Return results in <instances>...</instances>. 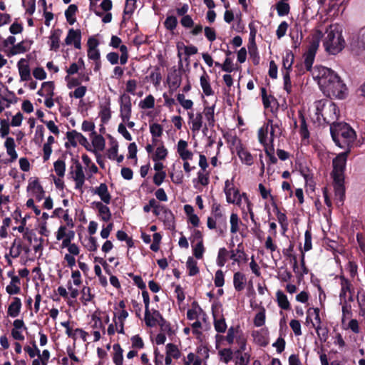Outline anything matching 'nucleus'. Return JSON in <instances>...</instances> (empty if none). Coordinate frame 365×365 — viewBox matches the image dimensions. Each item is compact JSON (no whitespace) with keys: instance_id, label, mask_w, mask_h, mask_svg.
<instances>
[{"instance_id":"f257e3e1","label":"nucleus","mask_w":365,"mask_h":365,"mask_svg":"<svg viewBox=\"0 0 365 365\" xmlns=\"http://www.w3.org/2000/svg\"><path fill=\"white\" fill-rule=\"evenodd\" d=\"M317 72L316 78L325 96L339 99L345 98L346 86L334 71L327 67L319 66L317 67Z\"/></svg>"},{"instance_id":"f03ea898","label":"nucleus","mask_w":365,"mask_h":365,"mask_svg":"<svg viewBox=\"0 0 365 365\" xmlns=\"http://www.w3.org/2000/svg\"><path fill=\"white\" fill-rule=\"evenodd\" d=\"M331 135L336 145L350 151L351 145L356 139L354 130L345 123H332L330 127Z\"/></svg>"},{"instance_id":"7ed1b4c3","label":"nucleus","mask_w":365,"mask_h":365,"mask_svg":"<svg viewBox=\"0 0 365 365\" xmlns=\"http://www.w3.org/2000/svg\"><path fill=\"white\" fill-rule=\"evenodd\" d=\"M323 46L325 51L331 55H336L344 49L345 41L338 26L331 25L327 29Z\"/></svg>"},{"instance_id":"20e7f679","label":"nucleus","mask_w":365,"mask_h":365,"mask_svg":"<svg viewBox=\"0 0 365 365\" xmlns=\"http://www.w3.org/2000/svg\"><path fill=\"white\" fill-rule=\"evenodd\" d=\"M282 130L278 123H274L272 120H268L258 130L259 142L264 149L274 148V140L280 136Z\"/></svg>"},{"instance_id":"39448f33","label":"nucleus","mask_w":365,"mask_h":365,"mask_svg":"<svg viewBox=\"0 0 365 365\" xmlns=\"http://www.w3.org/2000/svg\"><path fill=\"white\" fill-rule=\"evenodd\" d=\"M207 225L210 230L218 229L221 235L227 231V217L220 204L214 203L212 205L211 215L207 217Z\"/></svg>"},{"instance_id":"423d86ee","label":"nucleus","mask_w":365,"mask_h":365,"mask_svg":"<svg viewBox=\"0 0 365 365\" xmlns=\"http://www.w3.org/2000/svg\"><path fill=\"white\" fill-rule=\"evenodd\" d=\"M323 36L322 31L317 30L312 35L309 45L307 52L304 53V66L307 71H309L314 61L317 51L319 46V42Z\"/></svg>"},{"instance_id":"0eeeda50","label":"nucleus","mask_w":365,"mask_h":365,"mask_svg":"<svg viewBox=\"0 0 365 365\" xmlns=\"http://www.w3.org/2000/svg\"><path fill=\"white\" fill-rule=\"evenodd\" d=\"M224 192L226 195V200L228 203L235 204L238 207H241L244 195L246 193H240L239 189L234 185V178L227 180L225 182Z\"/></svg>"},{"instance_id":"6e6552de","label":"nucleus","mask_w":365,"mask_h":365,"mask_svg":"<svg viewBox=\"0 0 365 365\" xmlns=\"http://www.w3.org/2000/svg\"><path fill=\"white\" fill-rule=\"evenodd\" d=\"M120 103V116L123 123H127L128 128H132L135 126V123L130 121L132 114V103L130 96L127 93H123L119 98Z\"/></svg>"},{"instance_id":"1a4fd4ad","label":"nucleus","mask_w":365,"mask_h":365,"mask_svg":"<svg viewBox=\"0 0 365 365\" xmlns=\"http://www.w3.org/2000/svg\"><path fill=\"white\" fill-rule=\"evenodd\" d=\"M71 178L75 182V188L83 192L82 187L86 180L83 166L77 159H72V165L69 168Z\"/></svg>"},{"instance_id":"9d476101","label":"nucleus","mask_w":365,"mask_h":365,"mask_svg":"<svg viewBox=\"0 0 365 365\" xmlns=\"http://www.w3.org/2000/svg\"><path fill=\"white\" fill-rule=\"evenodd\" d=\"M350 151L345 150L344 152L339 154L333 160V171L332 175L334 179H344V171L346 162L347 155Z\"/></svg>"},{"instance_id":"9b49d317","label":"nucleus","mask_w":365,"mask_h":365,"mask_svg":"<svg viewBox=\"0 0 365 365\" xmlns=\"http://www.w3.org/2000/svg\"><path fill=\"white\" fill-rule=\"evenodd\" d=\"M350 47L351 52L356 56L365 51V29L361 30L358 36L352 40Z\"/></svg>"},{"instance_id":"f8f14e48","label":"nucleus","mask_w":365,"mask_h":365,"mask_svg":"<svg viewBox=\"0 0 365 365\" xmlns=\"http://www.w3.org/2000/svg\"><path fill=\"white\" fill-rule=\"evenodd\" d=\"M339 284H340V292H339V299L341 302H346L347 294L354 292V287L351 282L344 276L341 275L339 277Z\"/></svg>"},{"instance_id":"ddd939ff","label":"nucleus","mask_w":365,"mask_h":365,"mask_svg":"<svg viewBox=\"0 0 365 365\" xmlns=\"http://www.w3.org/2000/svg\"><path fill=\"white\" fill-rule=\"evenodd\" d=\"M81 32L79 29H71L68 30L67 36L65 39V43L66 45L73 44L74 47L77 49L81 48Z\"/></svg>"},{"instance_id":"4468645a","label":"nucleus","mask_w":365,"mask_h":365,"mask_svg":"<svg viewBox=\"0 0 365 365\" xmlns=\"http://www.w3.org/2000/svg\"><path fill=\"white\" fill-rule=\"evenodd\" d=\"M337 112L338 110L336 105L330 101L328 103L327 107L324 108V111L322 113L321 118L324 122L331 123V121L337 119Z\"/></svg>"},{"instance_id":"2eb2a0df","label":"nucleus","mask_w":365,"mask_h":365,"mask_svg":"<svg viewBox=\"0 0 365 365\" xmlns=\"http://www.w3.org/2000/svg\"><path fill=\"white\" fill-rule=\"evenodd\" d=\"M17 67L21 81H28L31 79V70L26 59L21 58L18 61Z\"/></svg>"},{"instance_id":"dca6fc26","label":"nucleus","mask_w":365,"mask_h":365,"mask_svg":"<svg viewBox=\"0 0 365 365\" xmlns=\"http://www.w3.org/2000/svg\"><path fill=\"white\" fill-rule=\"evenodd\" d=\"M27 190L35 196L38 201H41L44 197V191L38 179L29 180Z\"/></svg>"},{"instance_id":"f3484780","label":"nucleus","mask_w":365,"mask_h":365,"mask_svg":"<svg viewBox=\"0 0 365 365\" xmlns=\"http://www.w3.org/2000/svg\"><path fill=\"white\" fill-rule=\"evenodd\" d=\"M163 319L161 314L157 310H153V312H150V309H148V312L145 310L144 319L145 324L149 327L156 326Z\"/></svg>"},{"instance_id":"a211bd4d","label":"nucleus","mask_w":365,"mask_h":365,"mask_svg":"<svg viewBox=\"0 0 365 365\" xmlns=\"http://www.w3.org/2000/svg\"><path fill=\"white\" fill-rule=\"evenodd\" d=\"M93 193L98 195L102 202L106 205L110 202L111 195L108 192V186L106 183H101L99 186L93 190Z\"/></svg>"},{"instance_id":"6ab92c4d","label":"nucleus","mask_w":365,"mask_h":365,"mask_svg":"<svg viewBox=\"0 0 365 365\" xmlns=\"http://www.w3.org/2000/svg\"><path fill=\"white\" fill-rule=\"evenodd\" d=\"M67 138L73 147H76L78 143L83 146L88 143L85 136L74 130L67 133Z\"/></svg>"},{"instance_id":"aec40b11","label":"nucleus","mask_w":365,"mask_h":365,"mask_svg":"<svg viewBox=\"0 0 365 365\" xmlns=\"http://www.w3.org/2000/svg\"><path fill=\"white\" fill-rule=\"evenodd\" d=\"M344 181V179H334V187L336 203L340 202L341 205L343 204L345 195Z\"/></svg>"},{"instance_id":"412c9836","label":"nucleus","mask_w":365,"mask_h":365,"mask_svg":"<svg viewBox=\"0 0 365 365\" xmlns=\"http://www.w3.org/2000/svg\"><path fill=\"white\" fill-rule=\"evenodd\" d=\"M188 117L191 123L190 129L193 133H197L202 128V114L197 113L194 115L193 113L189 112Z\"/></svg>"},{"instance_id":"4be33fe9","label":"nucleus","mask_w":365,"mask_h":365,"mask_svg":"<svg viewBox=\"0 0 365 365\" xmlns=\"http://www.w3.org/2000/svg\"><path fill=\"white\" fill-rule=\"evenodd\" d=\"M230 259L238 264H240L242 262L246 263L248 260L247 255L244 252L241 245H238L237 249L231 251Z\"/></svg>"},{"instance_id":"5701e85b","label":"nucleus","mask_w":365,"mask_h":365,"mask_svg":"<svg viewBox=\"0 0 365 365\" xmlns=\"http://www.w3.org/2000/svg\"><path fill=\"white\" fill-rule=\"evenodd\" d=\"M177 151L182 160L192 159L193 153L187 150V143L184 140H180L178 143Z\"/></svg>"},{"instance_id":"b1692460","label":"nucleus","mask_w":365,"mask_h":365,"mask_svg":"<svg viewBox=\"0 0 365 365\" xmlns=\"http://www.w3.org/2000/svg\"><path fill=\"white\" fill-rule=\"evenodd\" d=\"M93 206L98 210V215L102 220L108 222L111 218V212L106 204L102 202H93Z\"/></svg>"},{"instance_id":"393cba45","label":"nucleus","mask_w":365,"mask_h":365,"mask_svg":"<svg viewBox=\"0 0 365 365\" xmlns=\"http://www.w3.org/2000/svg\"><path fill=\"white\" fill-rule=\"evenodd\" d=\"M88 58L96 61L100 59V52L97 48L98 45V41L94 38H90L88 41Z\"/></svg>"},{"instance_id":"a878e982","label":"nucleus","mask_w":365,"mask_h":365,"mask_svg":"<svg viewBox=\"0 0 365 365\" xmlns=\"http://www.w3.org/2000/svg\"><path fill=\"white\" fill-rule=\"evenodd\" d=\"M62 31L59 29H55L51 31L49 36L48 44L50 50L57 51L60 47V38Z\"/></svg>"},{"instance_id":"bb28decb","label":"nucleus","mask_w":365,"mask_h":365,"mask_svg":"<svg viewBox=\"0 0 365 365\" xmlns=\"http://www.w3.org/2000/svg\"><path fill=\"white\" fill-rule=\"evenodd\" d=\"M4 146L6 148L7 155L10 156V161H15L18 158V154L15 150L16 144L14 139L11 137L6 138Z\"/></svg>"},{"instance_id":"cd10ccee","label":"nucleus","mask_w":365,"mask_h":365,"mask_svg":"<svg viewBox=\"0 0 365 365\" xmlns=\"http://www.w3.org/2000/svg\"><path fill=\"white\" fill-rule=\"evenodd\" d=\"M54 83L53 81L43 82L41 84V89L37 92L40 96L53 97L54 96Z\"/></svg>"},{"instance_id":"c85d7f7f","label":"nucleus","mask_w":365,"mask_h":365,"mask_svg":"<svg viewBox=\"0 0 365 365\" xmlns=\"http://www.w3.org/2000/svg\"><path fill=\"white\" fill-rule=\"evenodd\" d=\"M21 302L19 297H14L13 302L9 304L7 310L8 316L16 317L19 316L21 309Z\"/></svg>"},{"instance_id":"c756f323","label":"nucleus","mask_w":365,"mask_h":365,"mask_svg":"<svg viewBox=\"0 0 365 365\" xmlns=\"http://www.w3.org/2000/svg\"><path fill=\"white\" fill-rule=\"evenodd\" d=\"M92 144L94 148L98 151H102L105 148L106 142L103 137L93 131L90 135Z\"/></svg>"},{"instance_id":"7c9ffc66","label":"nucleus","mask_w":365,"mask_h":365,"mask_svg":"<svg viewBox=\"0 0 365 365\" xmlns=\"http://www.w3.org/2000/svg\"><path fill=\"white\" fill-rule=\"evenodd\" d=\"M246 284L245 275L240 272H237L233 276V285L237 291H242L245 289Z\"/></svg>"},{"instance_id":"2f4dec72","label":"nucleus","mask_w":365,"mask_h":365,"mask_svg":"<svg viewBox=\"0 0 365 365\" xmlns=\"http://www.w3.org/2000/svg\"><path fill=\"white\" fill-rule=\"evenodd\" d=\"M215 108L214 106L205 107L203 111L205 115L206 123H205L204 129L207 130L208 127H213L215 125V116H214Z\"/></svg>"},{"instance_id":"473e14b6","label":"nucleus","mask_w":365,"mask_h":365,"mask_svg":"<svg viewBox=\"0 0 365 365\" xmlns=\"http://www.w3.org/2000/svg\"><path fill=\"white\" fill-rule=\"evenodd\" d=\"M200 86L205 95L209 96L213 94V91L210 83V78L207 73L204 71L203 74L200 76Z\"/></svg>"},{"instance_id":"72a5a7b5","label":"nucleus","mask_w":365,"mask_h":365,"mask_svg":"<svg viewBox=\"0 0 365 365\" xmlns=\"http://www.w3.org/2000/svg\"><path fill=\"white\" fill-rule=\"evenodd\" d=\"M276 297L278 306L284 310L290 309V304L286 294L281 290L276 292Z\"/></svg>"},{"instance_id":"f704fd0d","label":"nucleus","mask_w":365,"mask_h":365,"mask_svg":"<svg viewBox=\"0 0 365 365\" xmlns=\"http://www.w3.org/2000/svg\"><path fill=\"white\" fill-rule=\"evenodd\" d=\"M113 361L115 365H123V350L120 346L119 344H115L113 346Z\"/></svg>"},{"instance_id":"c9c22d12","label":"nucleus","mask_w":365,"mask_h":365,"mask_svg":"<svg viewBox=\"0 0 365 365\" xmlns=\"http://www.w3.org/2000/svg\"><path fill=\"white\" fill-rule=\"evenodd\" d=\"M31 44V42L23 41L17 43L16 45H14L12 47L10 53L11 55H16L19 53H25L30 49Z\"/></svg>"},{"instance_id":"e433bc0d","label":"nucleus","mask_w":365,"mask_h":365,"mask_svg":"<svg viewBox=\"0 0 365 365\" xmlns=\"http://www.w3.org/2000/svg\"><path fill=\"white\" fill-rule=\"evenodd\" d=\"M153 213L155 216L159 217L160 218H162L164 217L168 220L173 218V214L172 212L168 210L165 206L158 205L153 210Z\"/></svg>"},{"instance_id":"4c0bfd02","label":"nucleus","mask_w":365,"mask_h":365,"mask_svg":"<svg viewBox=\"0 0 365 365\" xmlns=\"http://www.w3.org/2000/svg\"><path fill=\"white\" fill-rule=\"evenodd\" d=\"M237 155L243 163L247 165H251L253 164V157L251 153L246 149L240 148L237 150Z\"/></svg>"},{"instance_id":"58836bf2","label":"nucleus","mask_w":365,"mask_h":365,"mask_svg":"<svg viewBox=\"0 0 365 365\" xmlns=\"http://www.w3.org/2000/svg\"><path fill=\"white\" fill-rule=\"evenodd\" d=\"M99 117L103 123H107L111 118L110 103H107L100 106Z\"/></svg>"},{"instance_id":"ea45409f","label":"nucleus","mask_w":365,"mask_h":365,"mask_svg":"<svg viewBox=\"0 0 365 365\" xmlns=\"http://www.w3.org/2000/svg\"><path fill=\"white\" fill-rule=\"evenodd\" d=\"M230 232L232 234H236L240 230V225L242 224L240 219L237 214L232 213L230 219Z\"/></svg>"},{"instance_id":"a19ab883","label":"nucleus","mask_w":365,"mask_h":365,"mask_svg":"<svg viewBox=\"0 0 365 365\" xmlns=\"http://www.w3.org/2000/svg\"><path fill=\"white\" fill-rule=\"evenodd\" d=\"M330 101L328 100H319L314 103V107L316 109L315 115H317V119L318 120H321V115L324 111V108L327 107L328 103Z\"/></svg>"},{"instance_id":"79ce46f5","label":"nucleus","mask_w":365,"mask_h":365,"mask_svg":"<svg viewBox=\"0 0 365 365\" xmlns=\"http://www.w3.org/2000/svg\"><path fill=\"white\" fill-rule=\"evenodd\" d=\"M238 336H242L240 333L239 327H231L228 329L227 334L226 336V341L229 344H232L234 343L235 339L237 340Z\"/></svg>"},{"instance_id":"37998d69","label":"nucleus","mask_w":365,"mask_h":365,"mask_svg":"<svg viewBox=\"0 0 365 365\" xmlns=\"http://www.w3.org/2000/svg\"><path fill=\"white\" fill-rule=\"evenodd\" d=\"M186 267L188 269V274L190 276H195L199 272V268L197 265V262L193 259L192 257H189L186 262Z\"/></svg>"},{"instance_id":"c03bdc74","label":"nucleus","mask_w":365,"mask_h":365,"mask_svg":"<svg viewBox=\"0 0 365 365\" xmlns=\"http://www.w3.org/2000/svg\"><path fill=\"white\" fill-rule=\"evenodd\" d=\"M168 84L170 88L176 89L178 88L181 83L180 76L175 71L170 75L168 76Z\"/></svg>"},{"instance_id":"a18cd8bd","label":"nucleus","mask_w":365,"mask_h":365,"mask_svg":"<svg viewBox=\"0 0 365 365\" xmlns=\"http://www.w3.org/2000/svg\"><path fill=\"white\" fill-rule=\"evenodd\" d=\"M53 167L56 174L59 178H62L64 176L66 172V163L64 160L60 159L56 160L53 164Z\"/></svg>"},{"instance_id":"49530a36","label":"nucleus","mask_w":365,"mask_h":365,"mask_svg":"<svg viewBox=\"0 0 365 365\" xmlns=\"http://www.w3.org/2000/svg\"><path fill=\"white\" fill-rule=\"evenodd\" d=\"M78 10L75 4H71L65 11V16L70 24H73L76 19L73 17Z\"/></svg>"},{"instance_id":"de8ad7c7","label":"nucleus","mask_w":365,"mask_h":365,"mask_svg":"<svg viewBox=\"0 0 365 365\" xmlns=\"http://www.w3.org/2000/svg\"><path fill=\"white\" fill-rule=\"evenodd\" d=\"M166 354L178 359L180 356V351L176 345L169 343L166 345Z\"/></svg>"},{"instance_id":"09e8293b","label":"nucleus","mask_w":365,"mask_h":365,"mask_svg":"<svg viewBox=\"0 0 365 365\" xmlns=\"http://www.w3.org/2000/svg\"><path fill=\"white\" fill-rule=\"evenodd\" d=\"M32 345H34V348L36 350L37 356H38V359H39L41 361L42 365H47V363L50 358V352L45 349L42 351V354L40 353V350L37 347L35 341L32 343Z\"/></svg>"},{"instance_id":"8fccbe9b","label":"nucleus","mask_w":365,"mask_h":365,"mask_svg":"<svg viewBox=\"0 0 365 365\" xmlns=\"http://www.w3.org/2000/svg\"><path fill=\"white\" fill-rule=\"evenodd\" d=\"M357 302L360 309V313L361 315H365V291L361 289L358 291L356 296Z\"/></svg>"},{"instance_id":"3c124183","label":"nucleus","mask_w":365,"mask_h":365,"mask_svg":"<svg viewBox=\"0 0 365 365\" xmlns=\"http://www.w3.org/2000/svg\"><path fill=\"white\" fill-rule=\"evenodd\" d=\"M276 9L279 16H286L289 13V5L287 3L279 1L276 4Z\"/></svg>"},{"instance_id":"603ef678","label":"nucleus","mask_w":365,"mask_h":365,"mask_svg":"<svg viewBox=\"0 0 365 365\" xmlns=\"http://www.w3.org/2000/svg\"><path fill=\"white\" fill-rule=\"evenodd\" d=\"M299 119H300L299 133L303 138H304V139L308 138L309 137V130L307 128L305 118L302 115V113H299Z\"/></svg>"},{"instance_id":"864d4df0","label":"nucleus","mask_w":365,"mask_h":365,"mask_svg":"<svg viewBox=\"0 0 365 365\" xmlns=\"http://www.w3.org/2000/svg\"><path fill=\"white\" fill-rule=\"evenodd\" d=\"M81 301L84 305H87L94 297V295L91 294V288L88 287H84L81 290Z\"/></svg>"},{"instance_id":"5fc2aeb1","label":"nucleus","mask_w":365,"mask_h":365,"mask_svg":"<svg viewBox=\"0 0 365 365\" xmlns=\"http://www.w3.org/2000/svg\"><path fill=\"white\" fill-rule=\"evenodd\" d=\"M214 326L215 330L220 333H224L227 329L225 319L223 317H220L219 319L215 317Z\"/></svg>"},{"instance_id":"6e6d98bb","label":"nucleus","mask_w":365,"mask_h":365,"mask_svg":"<svg viewBox=\"0 0 365 365\" xmlns=\"http://www.w3.org/2000/svg\"><path fill=\"white\" fill-rule=\"evenodd\" d=\"M228 252L225 248H220L218 251L217 258V264L219 267H223L227 262V256Z\"/></svg>"},{"instance_id":"4d7b16f0","label":"nucleus","mask_w":365,"mask_h":365,"mask_svg":"<svg viewBox=\"0 0 365 365\" xmlns=\"http://www.w3.org/2000/svg\"><path fill=\"white\" fill-rule=\"evenodd\" d=\"M277 277L282 282H287L292 279V274L289 271L287 270V269L281 267L278 271Z\"/></svg>"},{"instance_id":"13d9d810","label":"nucleus","mask_w":365,"mask_h":365,"mask_svg":"<svg viewBox=\"0 0 365 365\" xmlns=\"http://www.w3.org/2000/svg\"><path fill=\"white\" fill-rule=\"evenodd\" d=\"M168 155V150L164 146H160L157 148L155 153L153 157L154 161H158L159 160H163Z\"/></svg>"},{"instance_id":"bf43d9fd","label":"nucleus","mask_w":365,"mask_h":365,"mask_svg":"<svg viewBox=\"0 0 365 365\" xmlns=\"http://www.w3.org/2000/svg\"><path fill=\"white\" fill-rule=\"evenodd\" d=\"M155 106V98L152 95H149L140 101V106L143 109L153 108Z\"/></svg>"},{"instance_id":"052dcab7","label":"nucleus","mask_w":365,"mask_h":365,"mask_svg":"<svg viewBox=\"0 0 365 365\" xmlns=\"http://www.w3.org/2000/svg\"><path fill=\"white\" fill-rule=\"evenodd\" d=\"M193 255L197 259H202L203 257V254L205 252V247L203 245V242H198L194 247H193Z\"/></svg>"},{"instance_id":"680f3d73","label":"nucleus","mask_w":365,"mask_h":365,"mask_svg":"<svg viewBox=\"0 0 365 365\" xmlns=\"http://www.w3.org/2000/svg\"><path fill=\"white\" fill-rule=\"evenodd\" d=\"M177 100L185 109H190L193 106V102L191 100L185 99L184 94H178Z\"/></svg>"},{"instance_id":"e2e57ef3","label":"nucleus","mask_w":365,"mask_h":365,"mask_svg":"<svg viewBox=\"0 0 365 365\" xmlns=\"http://www.w3.org/2000/svg\"><path fill=\"white\" fill-rule=\"evenodd\" d=\"M178 24V20L175 16H170L166 18L164 22L165 28L170 31L174 30Z\"/></svg>"},{"instance_id":"0e129e2a","label":"nucleus","mask_w":365,"mask_h":365,"mask_svg":"<svg viewBox=\"0 0 365 365\" xmlns=\"http://www.w3.org/2000/svg\"><path fill=\"white\" fill-rule=\"evenodd\" d=\"M252 336L255 341L260 346H266L269 343L268 339L258 331H254Z\"/></svg>"},{"instance_id":"69168bd1","label":"nucleus","mask_w":365,"mask_h":365,"mask_svg":"<svg viewBox=\"0 0 365 365\" xmlns=\"http://www.w3.org/2000/svg\"><path fill=\"white\" fill-rule=\"evenodd\" d=\"M158 325L160 327V333H164L169 336L173 334V331L170 327V324L164 319H161Z\"/></svg>"},{"instance_id":"338daca9","label":"nucleus","mask_w":365,"mask_h":365,"mask_svg":"<svg viewBox=\"0 0 365 365\" xmlns=\"http://www.w3.org/2000/svg\"><path fill=\"white\" fill-rule=\"evenodd\" d=\"M289 326L292 329L295 336H301L302 334L301 329V324L299 320L292 319L289 322Z\"/></svg>"},{"instance_id":"774afa93","label":"nucleus","mask_w":365,"mask_h":365,"mask_svg":"<svg viewBox=\"0 0 365 365\" xmlns=\"http://www.w3.org/2000/svg\"><path fill=\"white\" fill-rule=\"evenodd\" d=\"M250 361V354L245 352L241 354L240 356H237V361L236 365H249Z\"/></svg>"}]
</instances>
